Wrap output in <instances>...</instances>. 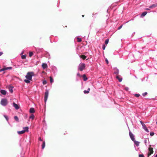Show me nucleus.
Returning <instances> with one entry per match:
<instances>
[{
    "mask_svg": "<svg viewBox=\"0 0 157 157\" xmlns=\"http://www.w3.org/2000/svg\"><path fill=\"white\" fill-rule=\"evenodd\" d=\"M34 75V73L33 72H29L27 73L25 78L27 79L32 80V77Z\"/></svg>",
    "mask_w": 157,
    "mask_h": 157,
    "instance_id": "nucleus-1",
    "label": "nucleus"
},
{
    "mask_svg": "<svg viewBox=\"0 0 157 157\" xmlns=\"http://www.w3.org/2000/svg\"><path fill=\"white\" fill-rule=\"evenodd\" d=\"M24 130L21 131H18L17 133L19 134H21L24 133L25 132L28 131L29 128L28 127H26L23 128Z\"/></svg>",
    "mask_w": 157,
    "mask_h": 157,
    "instance_id": "nucleus-2",
    "label": "nucleus"
},
{
    "mask_svg": "<svg viewBox=\"0 0 157 157\" xmlns=\"http://www.w3.org/2000/svg\"><path fill=\"white\" fill-rule=\"evenodd\" d=\"M8 103L7 100L6 99H2L1 101V104L3 106L6 105Z\"/></svg>",
    "mask_w": 157,
    "mask_h": 157,
    "instance_id": "nucleus-3",
    "label": "nucleus"
},
{
    "mask_svg": "<svg viewBox=\"0 0 157 157\" xmlns=\"http://www.w3.org/2000/svg\"><path fill=\"white\" fill-rule=\"evenodd\" d=\"M86 67L85 64L84 63H82L80 64L79 66L78 70L80 71H82Z\"/></svg>",
    "mask_w": 157,
    "mask_h": 157,
    "instance_id": "nucleus-4",
    "label": "nucleus"
},
{
    "mask_svg": "<svg viewBox=\"0 0 157 157\" xmlns=\"http://www.w3.org/2000/svg\"><path fill=\"white\" fill-rule=\"evenodd\" d=\"M48 94H49V92H48V90H45V93L44 97V101L45 102H46L48 98Z\"/></svg>",
    "mask_w": 157,
    "mask_h": 157,
    "instance_id": "nucleus-5",
    "label": "nucleus"
},
{
    "mask_svg": "<svg viewBox=\"0 0 157 157\" xmlns=\"http://www.w3.org/2000/svg\"><path fill=\"white\" fill-rule=\"evenodd\" d=\"M153 148L151 147V146H150V147L148 149L149 152L147 154V156L149 157L150 155H151V154H153Z\"/></svg>",
    "mask_w": 157,
    "mask_h": 157,
    "instance_id": "nucleus-6",
    "label": "nucleus"
},
{
    "mask_svg": "<svg viewBox=\"0 0 157 157\" xmlns=\"http://www.w3.org/2000/svg\"><path fill=\"white\" fill-rule=\"evenodd\" d=\"M129 134L130 136V138H131V140L133 141H134V140H135V138H134V136L132 134V133L131 132H129Z\"/></svg>",
    "mask_w": 157,
    "mask_h": 157,
    "instance_id": "nucleus-7",
    "label": "nucleus"
},
{
    "mask_svg": "<svg viewBox=\"0 0 157 157\" xmlns=\"http://www.w3.org/2000/svg\"><path fill=\"white\" fill-rule=\"evenodd\" d=\"M12 68L11 67H4L0 70V72L2 71H4L8 69H11Z\"/></svg>",
    "mask_w": 157,
    "mask_h": 157,
    "instance_id": "nucleus-8",
    "label": "nucleus"
},
{
    "mask_svg": "<svg viewBox=\"0 0 157 157\" xmlns=\"http://www.w3.org/2000/svg\"><path fill=\"white\" fill-rule=\"evenodd\" d=\"M13 106L16 109H18L19 108V105L13 102Z\"/></svg>",
    "mask_w": 157,
    "mask_h": 157,
    "instance_id": "nucleus-9",
    "label": "nucleus"
},
{
    "mask_svg": "<svg viewBox=\"0 0 157 157\" xmlns=\"http://www.w3.org/2000/svg\"><path fill=\"white\" fill-rule=\"evenodd\" d=\"M0 92L2 94L4 95H6V91L5 90H1Z\"/></svg>",
    "mask_w": 157,
    "mask_h": 157,
    "instance_id": "nucleus-10",
    "label": "nucleus"
},
{
    "mask_svg": "<svg viewBox=\"0 0 157 157\" xmlns=\"http://www.w3.org/2000/svg\"><path fill=\"white\" fill-rule=\"evenodd\" d=\"M42 67L44 69H45L47 67V64L45 63H43L42 65Z\"/></svg>",
    "mask_w": 157,
    "mask_h": 157,
    "instance_id": "nucleus-11",
    "label": "nucleus"
},
{
    "mask_svg": "<svg viewBox=\"0 0 157 157\" xmlns=\"http://www.w3.org/2000/svg\"><path fill=\"white\" fill-rule=\"evenodd\" d=\"M29 112L31 113H34L35 112L34 109L33 108H31L29 110Z\"/></svg>",
    "mask_w": 157,
    "mask_h": 157,
    "instance_id": "nucleus-12",
    "label": "nucleus"
},
{
    "mask_svg": "<svg viewBox=\"0 0 157 157\" xmlns=\"http://www.w3.org/2000/svg\"><path fill=\"white\" fill-rule=\"evenodd\" d=\"M157 6V3L156 4H153L149 7L150 8H153Z\"/></svg>",
    "mask_w": 157,
    "mask_h": 157,
    "instance_id": "nucleus-13",
    "label": "nucleus"
},
{
    "mask_svg": "<svg viewBox=\"0 0 157 157\" xmlns=\"http://www.w3.org/2000/svg\"><path fill=\"white\" fill-rule=\"evenodd\" d=\"M82 77L83 78V80L84 81H86L87 80V78L85 75H82Z\"/></svg>",
    "mask_w": 157,
    "mask_h": 157,
    "instance_id": "nucleus-14",
    "label": "nucleus"
},
{
    "mask_svg": "<svg viewBox=\"0 0 157 157\" xmlns=\"http://www.w3.org/2000/svg\"><path fill=\"white\" fill-rule=\"evenodd\" d=\"M116 78L117 79H118L119 82H121L122 81V78H120L118 75H117L116 77Z\"/></svg>",
    "mask_w": 157,
    "mask_h": 157,
    "instance_id": "nucleus-15",
    "label": "nucleus"
},
{
    "mask_svg": "<svg viewBox=\"0 0 157 157\" xmlns=\"http://www.w3.org/2000/svg\"><path fill=\"white\" fill-rule=\"evenodd\" d=\"M133 141L134 142L135 144L136 145V146H138L139 145V144L140 142L137 141H136L135 140H134V141Z\"/></svg>",
    "mask_w": 157,
    "mask_h": 157,
    "instance_id": "nucleus-16",
    "label": "nucleus"
},
{
    "mask_svg": "<svg viewBox=\"0 0 157 157\" xmlns=\"http://www.w3.org/2000/svg\"><path fill=\"white\" fill-rule=\"evenodd\" d=\"M80 57L82 59H86V57L84 55H82L80 56Z\"/></svg>",
    "mask_w": 157,
    "mask_h": 157,
    "instance_id": "nucleus-17",
    "label": "nucleus"
},
{
    "mask_svg": "<svg viewBox=\"0 0 157 157\" xmlns=\"http://www.w3.org/2000/svg\"><path fill=\"white\" fill-rule=\"evenodd\" d=\"M13 87H10L9 88V91L11 93H12L13 92Z\"/></svg>",
    "mask_w": 157,
    "mask_h": 157,
    "instance_id": "nucleus-18",
    "label": "nucleus"
},
{
    "mask_svg": "<svg viewBox=\"0 0 157 157\" xmlns=\"http://www.w3.org/2000/svg\"><path fill=\"white\" fill-rule=\"evenodd\" d=\"M30 80H29L28 79H25L24 80V81L25 82H26L27 83H28L30 82Z\"/></svg>",
    "mask_w": 157,
    "mask_h": 157,
    "instance_id": "nucleus-19",
    "label": "nucleus"
},
{
    "mask_svg": "<svg viewBox=\"0 0 157 157\" xmlns=\"http://www.w3.org/2000/svg\"><path fill=\"white\" fill-rule=\"evenodd\" d=\"M34 118V116L33 114H31L29 117V118L32 119L33 120Z\"/></svg>",
    "mask_w": 157,
    "mask_h": 157,
    "instance_id": "nucleus-20",
    "label": "nucleus"
},
{
    "mask_svg": "<svg viewBox=\"0 0 157 157\" xmlns=\"http://www.w3.org/2000/svg\"><path fill=\"white\" fill-rule=\"evenodd\" d=\"M45 143L44 141L42 145V149H43L45 146Z\"/></svg>",
    "mask_w": 157,
    "mask_h": 157,
    "instance_id": "nucleus-21",
    "label": "nucleus"
},
{
    "mask_svg": "<svg viewBox=\"0 0 157 157\" xmlns=\"http://www.w3.org/2000/svg\"><path fill=\"white\" fill-rule=\"evenodd\" d=\"M50 81L51 83H52L53 82V78L51 77H50Z\"/></svg>",
    "mask_w": 157,
    "mask_h": 157,
    "instance_id": "nucleus-22",
    "label": "nucleus"
},
{
    "mask_svg": "<svg viewBox=\"0 0 157 157\" xmlns=\"http://www.w3.org/2000/svg\"><path fill=\"white\" fill-rule=\"evenodd\" d=\"M147 12H144L141 15V16H144L147 13Z\"/></svg>",
    "mask_w": 157,
    "mask_h": 157,
    "instance_id": "nucleus-23",
    "label": "nucleus"
},
{
    "mask_svg": "<svg viewBox=\"0 0 157 157\" xmlns=\"http://www.w3.org/2000/svg\"><path fill=\"white\" fill-rule=\"evenodd\" d=\"M33 55V53L32 52H29V57H31Z\"/></svg>",
    "mask_w": 157,
    "mask_h": 157,
    "instance_id": "nucleus-24",
    "label": "nucleus"
},
{
    "mask_svg": "<svg viewBox=\"0 0 157 157\" xmlns=\"http://www.w3.org/2000/svg\"><path fill=\"white\" fill-rule=\"evenodd\" d=\"M14 119L16 121H18L19 119H18V117L17 116H14Z\"/></svg>",
    "mask_w": 157,
    "mask_h": 157,
    "instance_id": "nucleus-25",
    "label": "nucleus"
},
{
    "mask_svg": "<svg viewBox=\"0 0 157 157\" xmlns=\"http://www.w3.org/2000/svg\"><path fill=\"white\" fill-rule=\"evenodd\" d=\"M77 39L78 42H80L82 41V39L81 38H77Z\"/></svg>",
    "mask_w": 157,
    "mask_h": 157,
    "instance_id": "nucleus-26",
    "label": "nucleus"
},
{
    "mask_svg": "<svg viewBox=\"0 0 157 157\" xmlns=\"http://www.w3.org/2000/svg\"><path fill=\"white\" fill-rule=\"evenodd\" d=\"M109 39H106L105 41V44H107L109 42Z\"/></svg>",
    "mask_w": 157,
    "mask_h": 157,
    "instance_id": "nucleus-27",
    "label": "nucleus"
},
{
    "mask_svg": "<svg viewBox=\"0 0 157 157\" xmlns=\"http://www.w3.org/2000/svg\"><path fill=\"white\" fill-rule=\"evenodd\" d=\"M26 56L25 55H23L21 56V58L22 59H25L26 58Z\"/></svg>",
    "mask_w": 157,
    "mask_h": 157,
    "instance_id": "nucleus-28",
    "label": "nucleus"
},
{
    "mask_svg": "<svg viewBox=\"0 0 157 157\" xmlns=\"http://www.w3.org/2000/svg\"><path fill=\"white\" fill-rule=\"evenodd\" d=\"M142 126L143 127V128L144 129H146V128H147V127H146V125L144 124H143Z\"/></svg>",
    "mask_w": 157,
    "mask_h": 157,
    "instance_id": "nucleus-29",
    "label": "nucleus"
},
{
    "mask_svg": "<svg viewBox=\"0 0 157 157\" xmlns=\"http://www.w3.org/2000/svg\"><path fill=\"white\" fill-rule=\"evenodd\" d=\"M84 93L85 94H88L89 93V92L88 90V91H86V90H84Z\"/></svg>",
    "mask_w": 157,
    "mask_h": 157,
    "instance_id": "nucleus-30",
    "label": "nucleus"
},
{
    "mask_svg": "<svg viewBox=\"0 0 157 157\" xmlns=\"http://www.w3.org/2000/svg\"><path fill=\"white\" fill-rule=\"evenodd\" d=\"M147 94V92H145L142 94V95L144 96H145Z\"/></svg>",
    "mask_w": 157,
    "mask_h": 157,
    "instance_id": "nucleus-31",
    "label": "nucleus"
},
{
    "mask_svg": "<svg viewBox=\"0 0 157 157\" xmlns=\"http://www.w3.org/2000/svg\"><path fill=\"white\" fill-rule=\"evenodd\" d=\"M4 116L5 117V118L6 119V120L7 121H8V117L7 116L5 115H4Z\"/></svg>",
    "mask_w": 157,
    "mask_h": 157,
    "instance_id": "nucleus-32",
    "label": "nucleus"
},
{
    "mask_svg": "<svg viewBox=\"0 0 157 157\" xmlns=\"http://www.w3.org/2000/svg\"><path fill=\"white\" fill-rule=\"evenodd\" d=\"M135 96L136 97H139L140 96L139 94H135Z\"/></svg>",
    "mask_w": 157,
    "mask_h": 157,
    "instance_id": "nucleus-33",
    "label": "nucleus"
},
{
    "mask_svg": "<svg viewBox=\"0 0 157 157\" xmlns=\"http://www.w3.org/2000/svg\"><path fill=\"white\" fill-rule=\"evenodd\" d=\"M150 135L151 136H152L154 135V133L153 132H151L150 133Z\"/></svg>",
    "mask_w": 157,
    "mask_h": 157,
    "instance_id": "nucleus-34",
    "label": "nucleus"
},
{
    "mask_svg": "<svg viewBox=\"0 0 157 157\" xmlns=\"http://www.w3.org/2000/svg\"><path fill=\"white\" fill-rule=\"evenodd\" d=\"M43 83L44 85H45L47 83V82L46 80H44L43 82Z\"/></svg>",
    "mask_w": 157,
    "mask_h": 157,
    "instance_id": "nucleus-35",
    "label": "nucleus"
},
{
    "mask_svg": "<svg viewBox=\"0 0 157 157\" xmlns=\"http://www.w3.org/2000/svg\"><path fill=\"white\" fill-rule=\"evenodd\" d=\"M105 48V44H103L102 46V49L103 50H104Z\"/></svg>",
    "mask_w": 157,
    "mask_h": 157,
    "instance_id": "nucleus-36",
    "label": "nucleus"
},
{
    "mask_svg": "<svg viewBox=\"0 0 157 157\" xmlns=\"http://www.w3.org/2000/svg\"><path fill=\"white\" fill-rule=\"evenodd\" d=\"M139 156V157H144V155L143 154H140Z\"/></svg>",
    "mask_w": 157,
    "mask_h": 157,
    "instance_id": "nucleus-37",
    "label": "nucleus"
},
{
    "mask_svg": "<svg viewBox=\"0 0 157 157\" xmlns=\"http://www.w3.org/2000/svg\"><path fill=\"white\" fill-rule=\"evenodd\" d=\"M105 62H106V63L107 64H108L109 63V62H108V59L106 58L105 59Z\"/></svg>",
    "mask_w": 157,
    "mask_h": 157,
    "instance_id": "nucleus-38",
    "label": "nucleus"
},
{
    "mask_svg": "<svg viewBox=\"0 0 157 157\" xmlns=\"http://www.w3.org/2000/svg\"><path fill=\"white\" fill-rule=\"evenodd\" d=\"M144 130L147 132H149V131H148V130L147 128H146V129H145Z\"/></svg>",
    "mask_w": 157,
    "mask_h": 157,
    "instance_id": "nucleus-39",
    "label": "nucleus"
},
{
    "mask_svg": "<svg viewBox=\"0 0 157 157\" xmlns=\"http://www.w3.org/2000/svg\"><path fill=\"white\" fill-rule=\"evenodd\" d=\"M63 135H65L66 134V131H63Z\"/></svg>",
    "mask_w": 157,
    "mask_h": 157,
    "instance_id": "nucleus-40",
    "label": "nucleus"
},
{
    "mask_svg": "<svg viewBox=\"0 0 157 157\" xmlns=\"http://www.w3.org/2000/svg\"><path fill=\"white\" fill-rule=\"evenodd\" d=\"M122 27V25H121V26H120V27H119V28H118V29H121V28Z\"/></svg>",
    "mask_w": 157,
    "mask_h": 157,
    "instance_id": "nucleus-41",
    "label": "nucleus"
},
{
    "mask_svg": "<svg viewBox=\"0 0 157 157\" xmlns=\"http://www.w3.org/2000/svg\"><path fill=\"white\" fill-rule=\"evenodd\" d=\"M39 140H40V141H42V139H41V138L40 137H39Z\"/></svg>",
    "mask_w": 157,
    "mask_h": 157,
    "instance_id": "nucleus-42",
    "label": "nucleus"
},
{
    "mask_svg": "<svg viewBox=\"0 0 157 157\" xmlns=\"http://www.w3.org/2000/svg\"><path fill=\"white\" fill-rule=\"evenodd\" d=\"M3 54V53L1 52H0V56L2 55Z\"/></svg>",
    "mask_w": 157,
    "mask_h": 157,
    "instance_id": "nucleus-43",
    "label": "nucleus"
},
{
    "mask_svg": "<svg viewBox=\"0 0 157 157\" xmlns=\"http://www.w3.org/2000/svg\"><path fill=\"white\" fill-rule=\"evenodd\" d=\"M77 75L79 77H81V76L80 75V74L79 73L77 74Z\"/></svg>",
    "mask_w": 157,
    "mask_h": 157,
    "instance_id": "nucleus-44",
    "label": "nucleus"
},
{
    "mask_svg": "<svg viewBox=\"0 0 157 157\" xmlns=\"http://www.w3.org/2000/svg\"><path fill=\"white\" fill-rule=\"evenodd\" d=\"M140 123L142 125H143V124H144L142 121H140Z\"/></svg>",
    "mask_w": 157,
    "mask_h": 157,
    "instance_id": "nucleus-45",
    "label": "nucleus"
},
{
    "mask_svg": "<svg viewBox=\"0 0 157 157\" xmlns=\"http://www.w3.org/2000/svg\"><path fill=\"white\" fill-rule=\"evenodd\" d=\"M146 10H150V9H149V8H146Z\"/></svg>",
    "mask_w": 157,
    "mask_h": 157,
    "instance_id": "nucleus-46",
    "label": "nucleus"
},
{
    "mask_svg": "<svg viewBox=\"0 0 157 157\" xmlns=\"http://www.w3.org/2000/svg\"><path fill=\"white\" fill-rule=\"evenodd\" d=\"M82 17H84V15H82Z\"/></svg>",
    "mask_w": 157,
    "mask_h": 157,
    "instance_id": "nucleus-47",
    "label": "nucleus"
},
{
    "mask_svg": "<svg viewBox=\"0 0 157 157\" xmlns=\"http://www.w3.org/2000/svg\"><path fill=\"white\" fill-rule=\"evenodd\" d=\"M88 91H89V90H90V88H88Z\"/></svg>",
    "mask_w": 157,
    "mask_h": 157,
    "instance_id": "nucleus-48",
    "label": "nucleus"
},
{
    "mask_svg": "<svg viewBox=\"0 0 157 157\" xmlns=\"http://www.w3.org/2000/svg\"><path fill=\"white\" fill-rule=\"evenodd\" d=\"M155 157H157V154L156 155Z\"/></svg>",
    "mask_w": 157,
    "mask_h": 157,
    "instance_id": "nucleus-49",
    "label": "nucleus"
},
{
    "mask_svg": "<svg viewBox=\"0 0 157 157\" xmlns=\"http://www.w3.org/2000/svg\"><path fill=\"white\" fill-rule=\"evenodd\" d=\"M156 124L157 125V121L156 122Z\"/></svg>",
    "mask_w": 157,
    "mask_h": 157,
    "instance_id": "nucleus-50",
    "label": "nucleus"
},
{
    "mask_svg": "<svg viewBox=\"0 0 157 157\" xmlns=\"http://www.w3.org/2000/svg\"><path fill=\"white\" fill-rule=\"evenodd\" d=\"M126 90H127V88L125 89Z\"/></svg>",
    "mask_w": 157,
    "mask_h": 157,
    "instance_id": "nucleus-51",
    "label": "nucleus"
},
{
    "mask_svg": "<svg viewBox=\"0 0 157 157\" xmlns=\"http://www.w3.org/2000/svg\"><path fill=\"white\" fill-rule=\"evenodd\" d=\"M126 90H127V88L125 89Z\"/></svg>",
    "mask_w": 157,
    "mask_h": 157,
    "instance_id": "nucleus-52",
    "label": "nucleus"
}]
</instances>
